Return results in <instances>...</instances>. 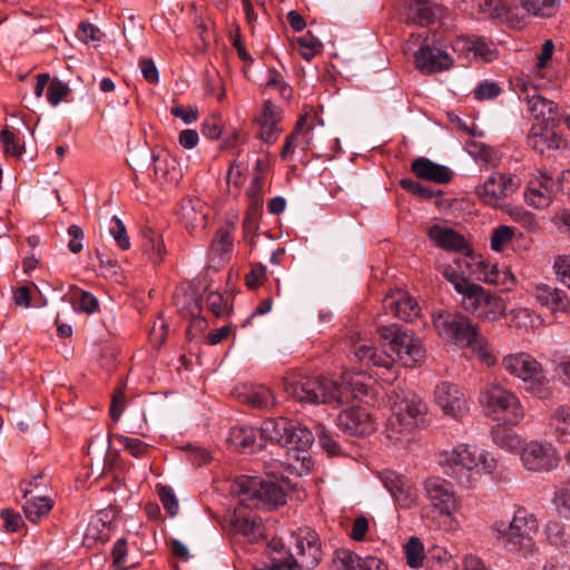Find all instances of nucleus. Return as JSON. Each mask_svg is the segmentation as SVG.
I'll return each instance as SVG.
<instances>
[{
    "label": "nucleus",
    "instance_id": "nucleus-1",
    "mask_svg": "<svg viewBox=\"0 0 570 570\" xmlns=\"http://www.w3.org/2000/svg\"><path fill=\"white\" fill-rule=\"evenodd\" d=\"M371 379L361 372L345 371L340 382L328 377L294 375L286 379V392L299 402L324 403L334 406L362 399L371 392Z\"/></svg>",
    "mask_w": 570,
    "mask_h": 570
},
{
    "label": "nucleus",
    "instance_id": "nucleus-2",
    "mask_svg": "<svg viewBox=\"0 0 570 570\" xmlns=\"http://www.w3.org/2000/svg\"><path fill=\"white\" fill-rule=\"evenodd\" d=\"M234 491L240 497V505L236 508L230 519V528L235 534L254 541L262 535V525L252 511L246 512V508L282 505L285 503V492L273 480L258 476L239 478L235 483Z\"/></svg>",
    "mask_w": 570,
    "mask_h": 570
},
{
    "label": "nucleus",
    "instance_id": "nucleus-3",
    "mask_svg": "<svg viewBox=\"0 0 570 570\" xmlns=\"http://www.w3.org/2000/svg\"><path fill=\"white\" fill-rule=\"evenodd\" d=\"M387 401L391 413L383 433L393 445L407 448L425 425L429 406L415 392L401 387L392 390Z\"/></svg>",
    "mask_w": 570,
    "mask_h": 570
},
{
    "label": "nucleus",
    "instance_id": "nucleus-4",
    "mask_svg": "<svg viewBox=\"0 0 570 570\" xmlns=\"http://www.w3.org/2000/svg\"><path fill=\"white\" fill-rule=\"evenodd\" d=\"M438 462L445 473L469 488L475 485L483 475L492 474L498 466L492 453L466 443L441 450Z\"/></svg>",
    "mask_w": 570,
    "mask_h": 570
},
{
    "label": "nucleus",
    "instance_id": "nucleus-5",
    "mask_svg": "<svg viewBox=\"0 0 570 570\" xmlns=\"http://www.w3.org/2000/svg\"><path fill=\"white\" fill-rule=\"evenodd\" d=\"M428 504L422 518L431 528L452 531L456 527L455 514L461 510V501L453 485L440 476L428 478L423 483Z\"/></svg>",
    "mask_w": 570,
    "mask_h": 570
},
{
    "label": "nucleus",
    "instance_id": "nucleus-6",
    "mask_svg": "<svg viewBox=\"0 0 570 570\" xmlns=\"http://www.w3.org/2000/svg\"><path fill=\"white\" fill-rule=\"evenodd\" d=\"M442 274L453 285L454 289L462 295V307L479 320L494 322L504 313L507 306L499 295L470 282L451 265L445 266Z\"/></svg>",
    "mask_w": 570,
    "mask_h": 570
},
{
    "label": "nucleus",
    "instance_id": "nucleus-7",
    "mask_svg": "<svg viewBox=\"0 0 570 570\" xmlns=\"http://www.w3.org/2000/svg\"><path fill=\"white\" fill-rule=\"evenodd\" d=\"M493 530L512 553L528 558L538 549L534 537L539 532V522L535 515L525 509H518L508 525L497 522Z\"/></svg>",
    "mask_w": 570,
    "mask_h": 570
},
{
    "label": "nucleus",
    "instance_id": "nucleus-8",
    "mask_svg": "<svg viewBox=\"0 0 570 570\" xmlns=\"http://www.w3.org/2000/svg\"><path fill=\"white\" fill-rule=\"evenodd\" d=\"M502 367L527 384V391L540 400L552 395V387L542 365L529 353H511L502 358Z\"/></svg>",
    "mask_w": 570,
    "mask_h": 570
},
{
    "label": "nucleus",
    "instance_id": "nucleus-9",
    "mask_svg": "<svg viewBox=\"0 0 570 570\" xmlns=\"http://www.w3.org/2000/svg\"><path fill=\"white\" fill-rule=\"evenodd\" d=\"M481 402L489 415L504 425L515 426L524 419V409L518 395L499 384H490L481 392Z\"/></svg>",
    "mask_w": 570,
    "mask_h": 570
},
{
    "label": "nucleus",
    "instance_id": "nucleus-10",
    "mask_svg": "<svg viewBox=\"0 0 570 570\" xmlns=\"http://www.w3.org/2000/svg\"><path fill=\"white\" fill-rule=\"evenodd\" d=\"M377 332L383 343L404 366L414 367L424 362L425 347L413 332L403 330L396 324L381 326Z\"/></svg>",
    "mask_w": 570,
    "mask_h": 570
},
{
    "label": "nucleus",
    "instance_id": "nucleus-11",
    "mask_svg": "<svg viewBox=\"0 0 570 570\" xmlns=\"http://www.w3.org/2000/svg\"><path fill=\"white\" fill-rule=\"evenodd\" d=\"M294 547L289 557L274 559V570H302L313 569L321 559L318 535L308 528L299 529L294 534Z\"/></svg>",
    "mask_w": 570,
    "mask_h": 570
},
{
    "label": "nucleus",
    "instance_id": "nucleus-12",
    "mask_svg": "<svg viewBox=\"0 0 570 570\" xmlns=\"http://www.w3.org/2000/svg\"><path fill=\"white\" fill-rule=\"evenodd\" d=\"M432 324L439 337L459 347L471 345L479 332L470 317L460 312L438 311L432 315Z\"/></svg>",
    "mask_w": 570,
    "mask_h": 570
},
{
    "label": "nucleus",
    "instance_id": "nucleus-13",
    "mask_svg": "<svg viewBox=\"0 0 570 570\" xmlns=\"http://www.w3.org/2000/svg\"><path fill=\"white\" fill-rule=\"evenodd\" d=\"M520 459L523 466L533 472H549L559 464L556 448L551 443L538 440L524 444Z\"/></svg>",
    "mask_w": 570,
    "mask_h": 570
},
{
    "label": "nucleus",
    "instance_id": "nucleus-14",
    "mask_svg": "<svg viewBox=\"0 0 570 570\" xmlns=\"http://www.w3.org/2000/svg\"><path fill=\"white\" fill-rule=\"evenodd\" d=\"M519 186L520 183L515 177L493 173L476 187L475 193L482 203L495 207L500 200L514 194Z\"/></svg>",
    "mask_w": 570,
    "mask_h": 570
},
{
    "label": "nucleus",
    "instance_id": "nucleus-15",
    "mask_svg": "<svg viewBox=\"0 0 570 570\" xmlns=\"http://www.w3.org/2000/svg\"><path fill=\"white\" fill-rule=\"evenodd\" d=\"M434 396L444 415L455 420H461L468 415L469 402L458 385L443 382L436 386Z\"/></svg>",
    "mask_w": 570,
    "mask_h": 570
},
{
    "label": "nucleus",
    "instance_id": "nucleus-16",
    "mask_svg": "<svg viewBox=\"0 0 570 570\" xmlns=\"http://www.w3.org/2000/svg\"><path fill=\"white\" fill-rule=\"evenodd\" d=\"M558 193L557 181H553L549 175L541 173L528 183L524 199L529 206L544 209L551 205Z\"/></svg>",
    "mask_w": 570,
    "mask_h": 570
},
{
    "label": "nucleus",
    "instance_id": "nucleus-17",
    "mask_svg": "<svg viewBox=\"0 0 570 570\" xmlns=\"http://www.w3.org/2000/svg\"><path fill=\"white\" fill-rule=\"evenodd\" d=\"M338 428L351 435H368L376 430V422L364 407H351L340 413Z\"/></svg>",
    "mask_w": 570,
    "mask_h": 570
},
{
    "label": "nucleus",
    "instance_id": "nucleus-18",
    "mask_svg": "<svg viewBox=\"0 0 570 570\" xmlns=\"http://www.w3.org/2000/svg\"><path fill=\"white\" fill-rule=\"evenodd\" d=\"M558 125H550L542 121H534L528 134V145L535 151L543 154L547 150L559 149L564 140L556 132Z\"/></svg>",
    "mask_w": 570,
    "mask_h": 570
},
{
    "label": "nucleus",
    "instance_id": "nucleus-19",
    "mask_svg": "<svg viewBox=\"0 0 570 570\" xmlns=\"http://www.w3.org/2000/svg\"><path fill=\"white\" fill-rule=\"evenodd\" d=\"M180 219L190 234L203 232L208 222L209 207L198 197L184 199L180 206Z\"/></svg>",
    "mask_w": 570,
    "mask_h": 570
},
{
    "label": "nucleus",
    "instance_id": "nucleus-20",
    "mask_svg": "<svg viewBox=\"0 0 570 570\" xmlns=\"http://www.w3.org/2000/svg\"><path fill=\"white\" fill-rule=\"evenodd\" d=\"M355 357L377 368H383L389 372V376L382 377L384 381L393 382L397 377V370L395 368V358L384 351H379L371 344L360 343L355 346Z\"/></svg>",
    "mask_w": 570,
    "mask_h": 570
},
{
    "label": "nucleus",
    "instance_id": "nucleus-21",
    "mask_svg": "<svg viewBox=\"0 0 570 570\" xmlns=\"http://www.w3.org/2000/svg\"><path fill=\"white\" fill-rule=\"evenodd\" d=\"M384 487L402 508H412L417 503L419 493L414 485L401 475L387 472L382 476Z\"/></svg>",
    "mask_w": 570,
    "mask_h": 570
},
{
    "label": "nucleus",
    "instance_id": "nucleus-22",
    "mask_svg": "<svg viewBox=\"0 0 570 570\" xmlns=\"http://www.w3.org/2000/svg\"><path fill=\"white\" fill-rule=\"evenodd\" d=\"M333 564L334 570H387L386 564L381 559L372 556L361 558L347 549L335 551Z\"/></svg>",
    "mask_w": 570,
    "mask_h": 570
},
{
    "label": "nucleus",
    "instance_id": "nucleus-23",
    "mask_svg": "<svg viewBox=\"0 0 570 570\" xmlns=\"http://www.w3.org/2000/svg\"><path fill=\"white\" fill-rule=\"evenodd\" d=\"M535 301L552 313H566L570 309V299L563 289L544 283H537L532 287Z\"/></svg>",
    "mask_w": 570,
    "mask_h": 570
},
{
    "label": "nucleus",
    "instance_id": "nucleus-24",
    "mask_svg": "<svg viewBox=\"0 0 570 570\" xmlns=\"http://www.w3.org/2000/svg\"><path fill=\"white\" fill-rule=\"evenodd\" d=\"M415 66L422 73H434L449 69L453 60L441 49L421 47L415 52Z\"/></svg>",
    "mask_w": 570,
    "mask_h": 570
},
{
    "label": "nucleus",
    "instance_id": "nucleus-25",
    "mask_svg": "<svg viewBox=\"0 0 570 570\" xmlns=\"http://www.w3.org/2000/svg\"><path fill=\"white\" fill-rule=\"evenodd\" d=\"M383 305L386 311L405 322H412L421 313L417 302L403 291H396L387 295L383 301Z\"/></svg>",
    "mask_w": 570,
    "mask_h": 570
},
{
    "label": "nucleus",
    "instance_id": "nucleus-26",
    "mask_svg": "<svg viewBox=\"0 0 570 570\" xmlns=\"http://www.w3.org/2000/svg\"><path fill=\"white\" fill-rule=\"evenodd\" d=\"M429 237L444 250L462 253L469 250L465 237L445 225H433L429 229Z\"/></svg>",
    "mask_w": 570,
    "mask_h": 570
},
{
    "label": "nucleus",
    "instance_id": "nucleus-27",
    "mask_svg": "<svg viewBox=\"0 0 570 570\" xmlns=\"http://www.w3.org/2000/svg\"><path fill=\"white\" fill-rule=\"evenodd\" d=\"M548 434L560 443H570V404L554 407L547 423Z\"/></svg>",
    "mask_w": 570,
    "mask_h": 570
},
{
    "label": "nucleus",
    "instance_id": "nucleus-28",
    "mask_svg": "<svg viewBox=\"0 0 570 570\" xmlns=\"http://www.w3.org/2000/svg\"><path fill=\"white\" fill-rule=\"evenodd\" d=\"M527 102L534 121H542L550 125H559L561 114L559 107L552 100H549L538 94L527 96Z\"/></svg>",
    "mask_w": 570,
    "mask_h": 570
},
{
    "label": "nucleus",
    "instance_id": "nucleus-29",
    "mask_svg": "<svg viewBox=\"0 0 570 570\" xmlns=\"http://www.w3.org/2000/svg\"><path fill=\"white\" fill-rule=\"evenodd\" d=\"M411 169L416 177L436 184H446L452 178V171L446 166L439 165L424 157L415 159Z\"/></svg>",
    "mask_w": 570,
    "mask_h": 570
},
{
    "label": "nucleus",
    "instance_id": "nucleus-30",
    "mask_svg": "<svg viewBox=\"0 0 570 570\" xmlns=\"http://www.w3.org/2000/svg\"><path fill=\"white\" fill-rule=\"evenodd\" d=\"M443 13V8L425 1H415L406 8V20L409 22L426 27L433 23Z\"/></svg>",
    "mask_w": 570,
    "mask_h": 570
},
{
    "label": "nucleus",
    "instance_id": "nucleus-31",
    "mask_svg": "<svg viewBox=\"0 0 570 570\" xmlns=\"http://www.w3.org/2000/svg\"><path fill=\"white\" fill-rule=\"evenodd\" d=\"M31 489L23 490V497L26 502L23 504L24 517L32 523H38L43 517H46L53 507V502L48 497L31 495Z\"/></svg>",
    "mask_w": 570,
    "mask_h": 570
},
{
    "label": "nucleus",
    "instance_id": "nucleus-32",
    "mask_svg": "<svg viewBox=\"0 0 570 570\" xmlns=\"http://www.w3.org/2000/svg\"><path fill=\"white\" fill-rule=\"evenodd\" d=\"M293 429V421L278 417L265 420L259 430L261 439L285 446L287 434Z\"/></svg>",
    "mask_w": 570,
    "mask_h": 570
},
{
    "label": "nucleus",
    "instance_id": "nucleus-33",
    "mask_svg": "<svg viewBox=\"0 0 570 570\" xmlns=\"http://www.w3.org/2000/svg\"><path fill=\"white\" fill-rule=\"evenodd\" d=\"M243 403L249 404L256 409H269L275 405V396L266 386L244 387L238 394Z\"/></svg>",
    "mask_w": 570,
    "mask_h": 570
},
{
    "label": "nucleus",
    "instance_id": "nucleus-34",
    "mask_svg": "<svg viewBox=\"0 0 570 570\" xmlns=\"http://www.w3.org/2000/svg\"><path fill=\"white\" fill-rule=\"evenodd\" d=\"M257 431L252 426H234L228 434V442L237 450L254 452L261 449L262 444H256Z\"/></svg>",
    "mask_w": 570,
    "mask_h": 570
},
{
    "label": "nucleus",
    "instance_id": "nucleus-35",
    "mask_svg": "<svg viewBox=\"0 0 570 570\" xmlns=\"http://www.w3.org/2000/svg\"><path fill=\"white\" fill-rule=\"evenodd\" d=\"M314 442V434L299 423L293 421V429L287 434L285 448L296 450L298 452H306Z\"/></svg>",
    "mask_w": 570,
    "mask_h": 570
},
{
    "label": "nucleus",
    "instance_id": "nucleus-36",
    "mask_svg": "<svg viewBox=\"0 0 570 570\" xmlns=\"http://www.w3.org/2000/svg\"><path fill=\"white\" fill-rule=\"evenodd\" d=\"M154 171L157 178L168 183H177L179 179V171L176 166V160L165 153L154 154Z\"/></svg>",
    "mask_w": 570,
    "mask_h": 570
},
{
    "label": "nucleus",
    "instance_id": "nucleus-37",
    "mask_svg": "<svg viewBox=\"0 0 570 570\" xmlns=\"http://www.w3.org/2000/svg\"><path fill=\"white\" fill-rule=\"evenodd\" d=\"M521 8L538 18H550L557 13L559 0H519Z\"/></svg>",
    "mask_w": 570,
    "mask_h": 570
},
{
    "label": "nucleus",
    "instance_id": "nucleus-38",
    "mask_svg": "<svg viewBox=\"0 0 570 570\" xmlns=\"http://www.w3.org/2000/svg\"><path fill=\"white\" fill-rule=\"evenodd\" d=\"M465 347L471 348L482 364L492 366L497 363V355L489 341L481 335L480 332L476 333L475 340H471V345H466Z\"/></svg>",
    "mask_w": 570,
    "mask_h": 570
},
{
    "label": "nucleus",
    "instance_id": "nucleus-39",
    "mask_svg": "<svg viewBox=\"0 0 570 570\" xmlns=\"http://www.w3.org/2000/svg\"><path fill=\"white\" fill-rule=\"evenodd\" d=\"M308 120V117H301L291 135L287 136L285 144L283 146V149L281 151V157L283 159H286L288 155L293 154L294 149L299 147L301 149L305 150L308 149V144H304L302 141L303 138V125L304 122Z\"/></svg>",
    "mask_w": 570,
    "mask_h": 570
},
{
    "label": "nucleus",
    "instance_id": "nucleus-40",
    "mask_svg": "<svg viewBox=\"0 0 570 570\" xmlns=\"http://www.w3.org/2000/svg\"><path fill=\"white\" fill-rule=\"evenodd\" d=\"M507 12L504 0H479L478 20L497 19Z\"/></svg>",
    "mask_w": 570,
    "mask_h": 570
},
{
    "label": "nucleus",
    "instance_id": "nucleus-41",
    "mask_svg": "<svg viewBox=\"0 0 570 570\" xmlns=\"http://www.w3.org/2000/svg\"><path fill=\"white\" fill-rule=\"evenodd\" d=\"M296 43L301 56L307 61H311L323 48L322 42L312 32L298 37Z\"/></svg>",
    "mask_w": 570,
    "mask_h": 570
},
{
    "label": "nucleus",
    "instance_id": "nucleus-42",
    "mask_svg": "<svg viewBox=\"0 0 570 570\" xmlns=\"http://www.w3.org/2000/svg\"><path fill=\"white\" fill-rule=\"evenodd\" d=\"M473 58L480 59L484 62L492 61L497 58L498 51L495 45L484 37H473Z\"/></svg>",
    "mask_w": 570,
    "mask_h": 570
},
{
    "label": "nucleus",
    "instance_id": "nucleus-43",
    "mask_svg": "<svg viewBox=\"0 0 570 570\" xmlns=\"http://www.w3.org/2000/svg\"><path fill=\"white\" fill-rule=\"evenodd\" d=\"M406 563L411 568H419L423 564L424 547L420 539L412 537L404 546Z\"/></svg>",
    "mask_w": 570,
    "mask_h": 570
},
{
    "label": "nucleus",
    "instance_id": "nucleus-44",
    "mask_svg": "<svg viewBox=\"0 0 570 570\" xmlns=\"http://www.w3.org/2000/svg\"><path fill=\"white\" fill-rule=\"evenodd\" d=\"M493 440L501 449L512 453L519 452L520 454L527 443L518 434L511 432L497 433Z\"/></svg>",
    "mask_w": 570,
    "mask_h": 570
},
{
    "label": "nucleus",
    "instance_id": "nucleus-45",
    "mask_svg": "<svg viewBox=\"0 0 570 570\" xmlns=\"http://www.w3.org/2000/svg\"><path fill=\"white\" fill-rule=\"evenodd\" d=\"M546 532L553 546L566 550L570 548V535L566 533L564 528L558 522L550 521L546 527Z\"/></svg>",
    "mask_w": 570,
    "mask_h": 570
},
{
    "label": "nucleus",
    "instance_id": "nucleus-46",
    "mask_svg": "<svg viewBox=\"0 0 570 570\" xmlns=\"http://www.w3.org/2000/svg\"><path fill=\"white\" fill-rule=\"evenodd\" d=\"M115 439L135 458H144L149 454V446L139 439L116 434Z\"/></svg>",
    "mask_w": 570,
    "mask_h": 570
},
{
    "label": "nucleus",
    "instance_id": "nucleus-47",
    "mask_svg": "<svg viewBox=\"0 0 570 570\" xmlns=\"http://www.w3.org/2000/svg\"><path fill=\"white\" fill-rule=\"evenodd\" d=\"M71 89L70 87L55 78L50 80L48 85L47 99L51 106H58L69 94Z\"/></svg>",
    "mask_w": 570,
    "mask_h": 570
},
{
    "label": "nucleus",
    "instance_id": "nucleus-48",
    "mask_svg": "<svg viewBox=\"0 0 570 570\" xmlns=\"http://www.w3.org/2000/svg\"><path fill=\"white\" fill-rule=\"evenodd\" d=\"M144 248L154 264H159L163 261L165 246L158 235L150 233L149 236H146Z\"/></svg>",
    "mask_w": 570,
    "mask_h": 570
},
{
    "label": "nucleus",
    "instance_id": "nucleus-49",
    "mask_svg": "<svg viewBox=\"0 0 570 570\" xmlns=\"http://www.w3.org/2000/svg\"><path fill=\"white\" fill-rule=\"evenodd\" d=\"M514 236V228L510 226H499L495 228L491 236V248L495 252H501Z\"/></svg>",
    "mask_w": 570,
    "mask_h": 570
},
{
    "label": "nucleus",
    "instance_id": "nucleus-50",
    "mask_svg": "<svg viewBox=\"0 0 570 570\" xmlns=\"http://www.w3.org/2000/svg\"><path fill=\"white\" fill-rule=\"evenodd\" d=\"M109 233L121 249L126 250L130 247V240L127 235L126 227L124 223L116 216H114L111 219Z\"/></svg>",
    "mask_w": 570,
    "mask_h": 570
},
{
    "label": "nucleus",
    "instance_id": "nucleus-51",
    "mask_svg": "<svg viewBox=\"0 0 570 570\" xmlns=\"http://www.w3.org/2000/svg\"><path fill=\"white\" fill-rule=\"evenodd\" d=\"M532 323V316L528 308L518 307L509 313V326L517 330H527Z\"/></svg>",
    "mask_w": 570,
    "mask_h": 570
},
{
    "label": "nucleus",
    "instance_id": "nucleus-52",
    "mask_svg": "<svg viewBox=\"0 0 570 570\" xmlns=\"http://www.w3.org/2000/svg\"><path fill=\"white\" fill-rule=\"evenodd\" d=\"M0 141L3 145L4 154L7 156L19 157L22 155L23 147L16 139L14 134L9 129L1 130Z\"/></svg>",
    "mask_w": 570,
    "mask_h": 570
},
{
    "label": "nucleus",
    "instance_id": "nucleus-53",
    "mask_svg": "<svg viewBox=\"0 0 570 570\" xmlns=\"http://www.w3.org/2000/svg\"><path fill=\"white\" fill-rule=\"evenodd\" d=\"M255 124L258 126L259 138L267 145L274 144L278 139V137L282 132V128L279 127V124H273V121L272 122L255 121Z\"/></svg>",
    "mask_w": 570,
    "mask_h": 570
},
{
    "label": "nucleus",
    "instance_id": "nucleus-54",
    "mask_svg": "<svg viewBox=\"0 0 570 570\" xmlns=\"http://www.w3.org/2000/svg\"><path fill=\"white\" fill-rule=\"evenodd\" d=\"M553 269L559 281L570 288V255H560L556 258Z\"/></svg>",
    "mask_w": 570,
    "mask_h": 570
},
{
    "label": "nucleus",
    "instance_id": "nucleus-55",
    "mask_svg": "<svg viewBox=\"0 0 570 570\" xmlns=\"http://www.w3.org/2000/svg\"><path fill=\"white\" fill-rule=\"evenodd\" d=\"M478 266V279L484 283L495 284L499 282V272L495 265H491L489 262L480 259L476 263Z\"/></svg>",
    "mask_w": 570,
    "mask_h": 570
},
{
    "label": "nucleus",
    "instance_id": "nucleus-56",
    "mask_svg": "<svg viewBox=\"0 0 570 570\" xmlns=\"http://www.w3.org/2000/svg\"><path fill=\"white\" fill-rule=\"evenodd\" d=\"M302 117H308V120H306L303 125V138L302 141L304 144H308L311 147L314 144L315 137H314V130L316 126H323V121L317 119V116L314 111L306 112Z\"/></svg>",
    "mask_w": 570,
    "mask_h": 570
},
{
    "label": "nucleus",
    "instance_id": "nucleus-57",
    "mask_svg": "<svg viewBox=\"0 0 570 570\" xmlns=\"http://www.w3.org/2000/svg\"><path fill=\"white\" fill-rule=\"evenodd\" d=\"M282 120V110L273 101L266 100L263 105V110L259 116L255 118V121L279 124Z\"/></svg>",
    "mask_w": 570,
    "mask_h": 570
},
{
    "label": "nucleus",
    "instance_id": "nucleus-58",
    "mask_svg": "<svg viewBox=\"0 0 570 570\" xmlns=\"http://www.w3.org/2000/svg\"><path fill=\"white\" fill-rule=\"evenodd\" d=\"M556 379L566 387L570 389V357L562 356L556 361L554 365Z\"/></svg>",
    "mask_w": 570,
    "mask_h": 570
},
{
    "label": "nucleus",
    "instance_id": "nucleus-59",
    "mask_svg": "<svg viewBox=\"0 0 570 570\" xmlns=\"http://www.w3.org/2000/svg\"><path fill=\"white\" fill-rule=\"evenodd\" d=\"M159 499L164 509L171 515H176L179 509L178 501L175 493L169 487H161L159 489Z\"/></svg>",
    "mask_w": 570,
    "mask_h": 570
},
{
    "label": "nucleus",
    "instance_id": "nucleus-60",
    "mask_svg": "<svg viewBox=\"0 0 570 570\" xmlns=\"http://www.w3.org/2000/svg\"><path fill=\"white\" fill-rule=\"evenodd\" d=\"M316 434L321 446L331 455H336L340 452V445L332 438L330 432L323 426L318 425Z\"/></svg>",
    "mask_w": 570,
    "mask_h": 570
},
{
    "label": "nucleus",
    "instance_id": "nucleus-61",
    "mask_svg": "<svg viewBox=\"0 0 570 570\" xmlns=\"http://www.w3.org/2000/svg\"><path fill=\"white\" fill-rule=\"evenodd\" d=\"M501 92L500 87L493 81H483L474 90L475 99L482 101L493 99Z\"/></svg>",
    "mask_w": 570,
    "mask_h": 570
},
{
    "label": "nucleus",
    "instance_id": "nucleus-62",
    "mask_svg": "<svg viewBox=\"0 0 570 570\" xmlns=\"http://www.w3.org/2000/svg\"><path fill=\"white\" fill-rule=\"evenodd\" d=\"M232 245L233 240L230 238L229 233L225 229H219L217 230L216 236L213 239L212 249L216 254L223 255L230 249Z\"/></svg>",
    "mask_w": 570,
    "mask_h": 570
},
{
    "label": "nucleus",
    "instance_id": "nucleus-63",
    "mask_svg": "<svg viewBox=\"0 0 570 570\" xmlns=\"http://www.w3.org/2000/svg\"><path fill=\"white\" fill-rule=\"evenodd\" d=\"M207 307L217 316L220 317L227 309V303L224 296L218 292H210L206 297Z\"/></svg>",
    "mask_w": 570,
    "mask_h": 570
},
{
    "label": "nucleus",
    "instance_id": "nucleus-64",
    "mask_svg": "<svg viewBox=\"0 0 570 570\" xmlns=\"http://www.w3.org/2000/svg\"><path fill=\"white\" fill-rule=\"evenodd\" d=\"M429 559L428 570H450L451 557L446 551L439 550Z\"/></svg>",
    "mask_w": 570,
    "mask_h": 570
}]
</instances>
